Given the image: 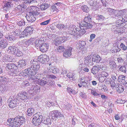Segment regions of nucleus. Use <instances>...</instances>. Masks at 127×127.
Listing matches in <instances>:
<instances>
[{"label": "nucleus", "mask_w": 127, "mask_h": 127, "mask_svg": "<svg viewBox=\"0 0 127 127\" xmlns=\"http://www.w3.org/2000/svg\"><path fill=\"white\" fill-rule=\"evenodd\" d=\"M34 15H33L32 14L30 15V16H29V21L32 22H34L36 20V19L34 17Z\"/></svg>", "instance_id": "nucleus-45"}, {"label": "nucleus", "mask_w": 127, "mask_h": 127, "mask_svg": "<svg viewBox=\"0 0 127 127\" xmlns=\"http://www.w3.org/2000/svg\"><path fill=\"white\" fill-rule=\"evenodd\" d=\"M82 10L84 12H88L89 11V8L86 5H82L81 7Z\"/></svg>", "instance_id": "nucleus-40"}, {"label": "nucleus", "mask_w": 127, "mask_h": 127, "mask_svg": "<svg viewBox=\"0 0 127 127\" xmlns=\"http://www.w3.org/2000/svg\"><path fill=\"white\" fill-rule=\"evenodd\" d=\"M75 26L74 25H72L70 26L69 27L68 31L69 33L73 35L74 38L84 34L86 32L85 30L88 29H85L80 25L79 27H78L75 29Z\"/></svg>", "instance_id": "nucleus-1"}, {"label": "nucleus", "mask_w": 127, "mask_h": 127, "mask_svg": "<svg viewBox=\"0 0 127 127\" xmlns=\"http://www.w3.org/2000/svg\"><path fill=\"white\" fill-rule=\"evenodd\" d=\"M50 114L52 117H53L57 118H61L64 117L63 115L58 110H53L50 113Z\"/></svg>", "instance_id": "nucleus-6"}, {"label": "nucleus", "mask_w": 127, "mask_h": 127, "mask_svg": "<svg viewBox=\"0 0 127 127\" xmlns=\"http://www.w3.org/2000/svg\"><path fill=\"white\" fill-rule=\"evenodd\" d=\"M12 5V3L11 2L6 1L4 3V6L5 7H9Z\"/></svg>", "instance_id": "nucleus-44"}, {"label": "nucleus", "mask_w": 127, "mask_h": 127, "mask_svg": "<svg viewBox=\"0 0 127 127\" xmlns=\"http://www.w3.org/2000/svg\"><path fill=\"white\" fill-rule=\"evenodd\" d=\"M111 88L113 89L116 86V84L115 82V81H113V82H112L111 83Z\"/></svg>", "instance_id": "nucleus-61"}, {"label": "nucleus", "mask_w": 127, "mask_h": 127, "mask_svg": "<svg viewBox=\"0 0 127 127\" xmlns=\"http://www.w3.org/2000/svg\"><path fill=\"white\" fill-rule=\"evenodd\" d=\"M116 25V27L114 28L115 31L117 32L118 33H122L124 31L122 25L121 24H117Z\"/></svg>", "instance_id": "nucleus-14"}, {"label": "nucleus", "mask_w": 127, "mask_h": 127, "mask_svg": "<svg viewBox=\"0 0 127 127\" xmlns=\"http://www.w3.org/2000/svg\"><path fill=\"white\" fill-rule=\"evenodd\" d=\"M23 7L20 5H18L15 8V10L16 12L19 13L22 12V10Z\"/></svg>", "instance_id": "nucleus-36"}, {"label": "nucleus", "mask_w": 127, "mask_h": 127, "mask_svg": "<svg viewBox=\"0 0 127 127\" xmlns=\"http://www.w3.org/2000/svg\"><path fill=\"white\" fill-rule=\"evenodd\" d=\"M7 67L9 69H13L15 70L17 68V66L14 63H9L7 64Z\"/></svg>", "instance_id": "nucleus-29"}, {"label": "nucleus", "mask_w": 127, "mask_h": 127, "mask_svg": "<svg viewBox=\"0 0 127 127\" xmlns=\"http://www.w3.org/2000/svg\"><path fill=\"white\" fill-rule=\"evenodd\" d=\"M39 8L36 6H31L30 7V12L32 15L37 16L39 15L40 14L39 11Z\"/></svg>", "instance_id": "nucleus-8"}, {"label": "nucleus", "mask_w": 127, "mask_h": 127, "mask_svg": "<svg viewBox=\"0 0 127 127\" xmlns=\"http://www.w3.org/2000/svg\"><path fill=\"white\" fill-rule=\"evenodd\" d=\"M44 40L42 38L38 39L35 42V44L36 46L37 47H40L41 45L44 43Z\"/></svg>", "instance_id": "nucleus-24"}, {"label": "nucleus", "mask_w": 127, "mask_h": 127, "mask_svg": "<svg viewBox=\"0 0 127 127\" xmlns=\"http://www.w3.org/2000/svg\"><path fill=\"white\" fill-rule=\"evenodd\" d=\"M43 117L40 112H37L34 115L32 120V122L34 125L38 126L43 121Z\"/></svg>", "instance_id": "nucleus-3"}, {"label": "nucleus", "mask_w": 127, "mask_h": 127, "mask_svg": "<svg viewBox=\"0 0 127 127\" xmlns=\"http://www.w3.org/2000/svg\"><path fill=\"white\" fill-rule=\"evenodd\" d=\"M14 38V36H13L12 35H9L8 37L7 38V39H8V40L10 41H11L12 40H13Z\"/></svg>", "instance_id": "nucleus-57"}, {"label": "nucleus", "mask_w": 127, "mask_h": 127, "mask_svg": "<svg viewBox=\"0 0 127 127\" xmlns=\"http://www.w3.org/2000/svg\"><path fill=\"white\" fill-rule=\"evenodd\" d=\"M50 21V19L48 20L41 23L40 24L41 25H47Z\"/></svg>", "instance_id": "nucleus-47"}, {"label": "nucleus", "mask_w": 127, "mask_h": 127, "mask_svg": "<svg viewBox=\"0 0 127 127\" xmlns=\"http://www.w3.org/2000/svg\"><path fill=\"white\" fill-rule=\"evenodd\" d=\"M26 60H22L19 61L17 63V66L21 68H24L26 65Z\"/></svg>", "instance_id": "nucleus-17"}, {"label": "nucleus", "mask_w": 127, "mask_h": 127, "mask_svg": "<svg viewBox=\"0 0 127 127\" xmlns=\"http://www.w3.org/2000/svg\"><path fill=\"white\" fill-rule=\"evenodd\" d=\"M114 48L115 49H113V51L115 52H117L121 50L119 48L118 46L117 47H115Z\"/></svg>", "instance_id": "nucleus-56"}, {"label": "nucleus", "mask_w": 127, "mask_h": 127, "mask_svg": "<svg viewBox=\"0 0 127 127\" xmlns=\"http://www.w3.org/2000/svg\"><path fill=\"white\" fill-rule=\"evenodd\" d=\"M40 89V88L37 85L34 86L33 87V90L37 94H38L39 93Z\"/></svg>", "instance_id": "nucleus-38"}, {"label": "nucleus", "mask_w": 127, "mask_h": 127, "mask_svg": "<svg viewBox=\"0 0 127 127\" xmlns=\"http://www.w3.org/2000/svg\"><path fill=\"white\" fill-rule=\"evenodd\" d=\"M91 93L92 95L94 96H98L99 95L95 90H91Z\"/></svg>", "instance_id": "nucleus-53"}, {"label": "nucleus", "mask_w": 127, "mask_h": 127, "mask_svg": "<svg viewBox=\"0 0 127 127\" xmlns=\"http://www.w3.org/2000/svg\"><path fill=\"white\" fill-rule=\"evenodd\" d=\"M33 1V0H23V3H24L28 4H30Z\"/></svg>", "instance_id": "nucleus-50"}, {"label": "nucleus", "mask_w": 127, "mask_h": 127, "mask_svg": "<svg viewBox=\"0 0 127 127\" xmlns=\"http://www.w3.org/2000/svg\"><path fill=\"white\" fill-rule=\"evenodd\" d=\"M17 121L16 117L14 118L9 119L7 120L8 124L12 127H18L19 126Z\"/></svg>", "instance_id": "nucleus-5"}, {"label": "nucleus", "mask_w": 127, "mask_h": 127, "mask_svg": "<svg viewBox=\"0 0 127 127\" xmlns=\"http://www.w3.org/2000/svg\"><path fill=\"white\" fill-rule=\"evenodd\" d=\"M125 78V76L123 75H121L119 76L118 80L119 82L120 81H124Z\"/></svg>", "instance_id": "nucleus-41"}, {"label": "nucleus", "mask_w": 127, "mask_h": 127, "mask_svg": "<svg viewBox=\"0 0 127 127\" xmlns=\"http://www.w3.org/2000/svg\"><path fill=\"white\" fill-rule=\"evenodd\" d=\"M120 47L124 51L126 50L127 49V47L125 46V45L122 43L120 45Z\"/></svg>", "instance_id": "nucleus-46"}, {"label": "nucleus", "mask_w": 127, "mask_h": 127, "mask_svg": "<svg viewBox=\"0 0 127 127\" xmlns=\"http://www.w3.org/2000/svg\"><path fill=\"white\" fill-rule=\"evenodd\" d=\"M95 34H92L90 35V39L89 40L90 42H91L92 40L95 37Z\"/></svg>", "instance_id": "nucleus-52"}, {"label": "nucleus", "mask_w": 127, "mask_h": 127, "mask_svg": "<svg viewBox=\"0 0 127 127\" xmlns=\"http://www.w3.org/2000/svg\"><path fill=\"white\" fill-rule=\"evenodd\" d=\"M34 108L30 107L27 109L26 115L29 116H31L33 115L34 112Z\"/></svg>", "instance_id": "nucleus-23"}, {"label": "nucleus", "mask_w": 127, "mask_h": 127, "mask_svg": "<svg viewBox=\"0 0 127 127\" xmlns=\"http://www.w3.org/2000/svg\"><path fill=\"white\" fill-rule=\"evenodd\" d=\"M72 48L70 47H68L63 53V56L66 58L70 57L72 55Z\"/></svg>", "instance_id": "nucleus-12"}, {"label": "nucleus", "mask_w": 127, "mask_h": 127, "mask_svg": "<svg viewBox=\"0 0 127 127\" xmlns=\"http://www.w3.org/2000/svg\"><path fill=\"white\" fill-rule=\"evenodd\" d=\"M22 54V52L19 51H17V53H15V55H16V56L18 57L20 56Z\"/></svg>", "instance_id": "nucleus-62"}, {"label": "nucleus", "mask_w": 127, "mask_h": 127, "mask_svg": "<svg viewBox=\"0 0 127 127\" xmlns=\"http://www.w3.org/2000/svg\"><path fill=\"white\" fill-rule=\"evenodd\" d=\"M85 44V43L84 41H82L79 42L76 45V47L78 49H81L83 47Z\"/></svg>", "instance_id": "nucleus-27"}, {"label": "nucleus", "mask_w": 127, "mask_h": 127, "mask_svg": "<svg viewBox=\"0 0 127 127\" xmlns=\"http://www.w3.org/2000/svg\"><path fill=\"white\" fill-rule=\"evenodd\" d=\"M91 22V16L89 15L87 17H85L83 20L81 21L80 25L85 29H91L93 27V25L90 23Z\"/></svg>", "instance_id": "nucleus-2"}, {"label": "nucleus", "mask_w": 127, "mask_h": 127, "mask_svg": "<svg viewBox=\"0 0 127 127\" xmlns=\"http://www.w3.org/2000/svg\"><path fill=\"white\" fill-rule=\"evenodd\" d=\"M92 57V56L91 55H89L87 57H85L84 58L85 63L88 64L89 63L91 62Z\"/></svg>", "instance_id": "nucleus-30"}, {"label": "nucleus", "mask_w": 127, "mask_h": 127, "mask_svg": "<svg viewBox=\"0 0 127 127\" xmlns=\"http://www.w3.org/2000/svg\"><path fill=\"white\" fill-rule=\"evenodd\" d=\"M33 28L31 26L27 27L22 32L21 36L23 37L29 36L32 33Z\"/></svg>", "instance_id": "nucleus-4"}, {"label": "nucleus", "mask_w": 127, "mask_h": 127, "mask_svg": "<svg viewBox=\"0 0 127 127\" xmlns=\"http://www.w3.org/2000/svg\"><path fill=\"white\" fill-rule=\"evenodd\" d=\"M48 46L49 45L48 43L43 44L40 47V50L42 52H45L47 51Z\"/></svg>", "instance_id": "nucleus-15"}, {"label": "nucleus", "mask_w": 127, "mask_h": 127, "mask_svg": "<svg viewBox=\"0 0 127 127\" xmlns=\"http://www.w3.org/2000/svg\"><path fill=\"white\" fill-rule=\"evenodd\" d=\"M67 91L69 94L73 95H75L76 94V92L75 90L72 89L70 87H67Z\"/></svg>", "instance_id": "nucleus-34"}, {"label": "nucleus", "mask_w": 127, "mask_h": 127, "mask_svg": "<svg viewBox=\"0 0 127 127\" xmlns=\"http://www.w3.org/2000/svg\"><path fill=\"white\" fill-rule=\"evenodd\" d=\"M106 79V78L104 77L101 76V75H99V80L100 82H103L105 80V79Z\"/></svg>", "instance_id": "nucleus-54"}, {"label": "nucleus", "mask_w": 127, "mask_h": 127, "mask_svg": "<svg viewBox=\"0 0 127 127\" xmlns=\"http://www.w3.org/2000/svg\"><path fill=\"white\" fill-rule=\"evenodd\" d=\"M86 78L85 77H82L79 79L78 85L80 88L82 86L86 87L87 86V83L85 82Z\"/></svg>", "instance_id": "nucleus-10"}, {"label": "nucleus", "mask_w": 127, "mask_h": 127, "mask_svg": "<svg viewBox=\"0 0 127 127\" xmlns=\"http://www.w3.org/2000/svg\"><path fill=\"white\" fill-rule=\"evenodd\" d=\"M40 8L42 10L45 9L47 8L48 7V4L46 3H42L40 5Z\"/></svg>", "instance_id": "nucleus-37"}, {"label": "nucleus", "mask_w": 127, "mask_h": 127, "mask_svg": "<svg viewBox=\"0 0 127 127\" xmlns=\"http://www.w3.org/2000/svg\"><path fill=\"white\" fill-rule=\"evenodd\" d=\"M116 90L118 93H121L124 91L123 86L121 85H119L117 88H116Z\"/></svg>", "instance_id": "nucleus-33"}, {"label": "nucleus", "mask_w": 127, "mask_h": 127, "mask_svg": "<svg viewBox=\"0 0 127 127\" xmlns=\"http://www.w3.org/2000/svg\"><path fill=\"white\" fill-rule=\"evenodd\" d=\"M61 42V43L64 42L65 41L64 37H59L57 38Z\"/></svg>", "instance_id": "nucleus-55"}, {"label": "nucleus", "mask_w": 127, "mask_h": 127, "mask_svg": "<svg viewBox=\"0 0 127 127\" xmlns=\"http://www.w3.org/2000/svg\"><path fill=\"white\" fill-rule=\"evenodd\" d=\"M109 64L110 68L111 69H114L116 66V63L114 60H110Z\"/></svg>", "instance_id": "nucleus-28"}, {"label": "nucleus", "mask_w": 127, "mask_h": 127, "mask_svg": "<svg viewBox=\"0 0 127 127\" xmlns=\"http://www.w3.org/2000/svg\"><path fill=\"white\" fill-rule=\"evenodd\" d=\"M44 124L47 125L48 127H50V125L51 124V120L50 118H46L43 122Z\"/></svg>", "instance_id": "nucleus-31"}, {"label": "nucleus", "mask_w": 127, "mask_h": 127, "mask_svg": "<svg viewBox=\"0 0 127 127\" xmlns=\"http://www.w3.org/2000/svg\"><path fill=\"white\" fill-rule=\"evenodd\" d=\"M23 85L25 86H28L29 85V83L28 81H25L23 82Z\"/></svg>", "instance_id": "nucleus-60"}, {"label": "nucleus", "mask_w": 127, "mask_h": 127, "mask_svg": "<svg viewBox=\"0 0 127 127\" xmlns=\"http://www.w3.org/2000/svg\"><path fill=\"white\" fill-rule=\"evenodd\" d=\"M8 43L6 40H2L0 41V48L4 49L6 47Z\"/></svg>", "instance_id": "nucleus-21"}, {"label": "nucleus", "mask_w": 127, "mask_h": 127, "mask_svg": "<svg viewBox=\"0 0 127 127\" xmlns=\"http://www.w3.org/2000/svg\"><path fill=\"white\" fill-rule=\"evenodd\" d=\"M17 118V122L18 123L19 126H20L21 125H22L25 122L24 119L22 117H16Z\"/></svg>", "instance_id": "nucleus-18"}, {"label": "nucleus", "mask_w": 127, "mask_h": 127, "mask_svg": "<svg viewBox=\"0 0 127 127\" xmlns=\"http://www.w3.org/2000/svg\"><path fill=\"white\" fill-rule=\"evenodd\" d=\"M115 119L117 120H119L120 119V116L118 114L115 115Z\"/></svg>", "instance_id": "nucleus-63"}, {"label": "nucleus", "mask_w": 127, "mask_h": 127, "mask_svg": "<svg viewBox=\"0 0 127 127\" xmlns=\"http://www.w3.org/2000/svg\"><path fill=\"white\" fill-rule=\"evenodd\" d=\"M18 95L20 99L23 100H25L27 98V93L25 92H22L19 93Z\"/></svg>", "instance_id": "nucleus-16"}, {"label": "nucleus", "mask_w": 127, "mask_h": 127, "mask_svg": "<svg viewBox=\"0 0 127 127\" xmlns=\"http://www.w3.org/2000/svg\"><path fill=\"white\" fill-rule=\"evenodd\" d=\"M65 49V48L64 46H59L57 48V51L58 52L61 53L63 52Z\"/></svg>", "instance_id": "nucleus-35"}, {"label": "nucleus", "mask_w": 127, "mask_h": 127, "mask_svg": "<svg viewBox=\"0 0 127 127\" xmlns=\"http://www.w3.org/2000/svg\"><path fill=\"white\" fill-rule=\"evenodd\" d=\"M120 70L123 72L125 73L126 71V68L124 66H122L120 68Z\"/></svg>", "instance_id": "nucleus-49"}, {"label": "nucleus", "mask_w": 127, "mask_h": 127, "mask_svg": "<svg viewBox=\"0 0 127 127\" xmlns=\"http://www.w3.org/2000/svg\"><path fill=\"white\" fill-rule=\"evenodd\" d=\"M67 76L70 80H74V75L72 73H68L67 75Z\"/></svg>", "instance_id": "nucleus-39"}, {"label": "nucleus", "mask_w": 127, "mask_h": 127, "mask_svg": "<svg viewBox=\"0 0 127 127\" xmlns=\"http://www.w3.org/2000/svg\"><path fill=\"white\" fill-rule=\"evenodd\" d=\"M9 107L11 108H13L16 106L17 103V101L14 98H9L8 99Z\"/></svg>", "instance_id": "nucleus-13"}, {"label": "nucleus", "mask_w": 127, "mask_h": 127, "mask_svg": "<svg viewBox=\"0 0 127 127\" xmlns=\"http://www.w3.org/2000/svg\"><path fill=\"white\" fill-rule=\"evenodd\" d=\"M93 56L92 59V61H93L97 63L100 62L101 59L99 56L96 55H93Z\"/></svg>", "instance_id": "nucleus-25"}, {"label": "nucleus", "mask_w": 127, "mask_h": 127, "mask_svg": "<svg viewBox=\"0 0 127 127\" xmlns=\"http://www.w3.org/2000/svg\"><path fill=\"white\" fill-rule=\"evenodd\" d=\"M28 70L29 71L30 76H32L35 75L37 73V70L33 68H32V66L31 67L28 68Z\"/></svg>", "instance_id": "nucleus-20"}, {"label": "nucleus", "mask_w": 127, "mask_h": 127, "mask_svg": "<svg viewBox=\"0 0 127 127\" xmlns=\"http://www.w3.org/2000/svg\"><path fill=\"white\" fill-rule=\"evenodd\" d=\"M34 77L35 78H34L33 79L35 80L34 81L37 84L39 85L43 86L47 84V81L46 78L44 79V78H43L42 79H40Z\"/></svg>", "instance_id": "nucleus-11"}, {"label": "nucleus", "mask_w": 127, "mask_h": 127, "mask_svg": "<svg viewBox=\"0 0 127 127\" xmlns=\"http://www.w3.org/2000/svg\"><path fill=\"white\" fill-rule=\"evenodd\" d=\"M54 42L55 45L56 46L58 45L61 43V42L60 40L59 41L57 38L54 40Z\"/></svg>", "instance_id": "nucleus-48"}, {"label": "nucleus", "mask_w": 127, "mask_h": 127, "mask_svg": "<svg viewBox=\"0 0 127 127\" xmlns=\"http://www.w3.org/2000/svg\"><path fill=\"white\" fill-rule=\"evenodd\" d=\"M48 76L49 78L54 79L57 78L56 76L53 75H48Z\"/></svg>", "instance_id": "nucleus-59"}, {"label": "nucleus", "mask_w": 127, "mask_h": 127, "mask_svg": "<svg viewBox=\"0 0 127 127\" xmlns=\"http://www.w3.org/2000/svg\"><path fill=\"white\" fill-rule=\"evenodd\" d=\"M20 75L23 76L24 77L27 76H30L28 69H26L20 73Z\"/></svg>", "instance_id": "nucleus-26"}, {"label": "nucleus", "mask_w": 127, "mask_h": 127, "mask_svg": "<svg viewBox=\"0 0 127 127\" xmlns=\"http://www.w3.org/2000/svg\"><path fill=\"white\" fill-rule=\"evenodd\" d=\"M118 62L120 64L122 63L123 62L124 60L121 57L118 58L117 59Z\"/></svg>", "instance_id": "nucleus-58"}, {"label": "nucleus", "mask_w": 127, "mask_h": 127, "mask_svg": "<svg viewBox=\"0 0 127 127\" xmlns=\"http://www.w3.org/2000/svg\"><path fill=\"white\" fill-rule=\"evenodd\" d=\"M96 19L98 22H103V21L105 20V18L104 16L98 14L96 16Z\"/></svg>", "instance_id": "nucleus-22"}, {"label": "nucleus", "mask_w": 127, "mask_h": 127, "mask_svg": "<svg viewBox=\"0 0 127 127\" xmlns=\"http://www.w3.org/2000/svg\"><path fill=\"white\" fill-rule=\"evenodd\" d=\"M48 58L47 55H41L37 58L38 61L43 64H45L48 62Z\"/></svg>", "instance_id": "nucleus-9"}, {"label": "nucleus", "mask_w": 127, "mask_h": 127, "mask_svg": "<svg viewBox=\"0 0 127 127\" xmlns=\"http://www.w3.org/2000/svg\"><path fill=\"white\" fill-rule=\"evenodd\" d=\"M117 74L116 73H115V74H112L111 75V78L114 81H117Z\"/></svg>", "instance_id": "nucleus-51"}, {"label": "nucleus", "mask_w": 127, "mask_h": 127, "mask_svg": "<svg viewBox=\"0 0 127 127\" xmlns=\"http://www.w3.org/2000/svg\"><path fill=\"white\" fill-rule=\"evenodd\" d=\"M101 76L105 78H106L108 76V75L107 73L105 71H103L102 72L100 75Z\"/></svg>", "instance_id": "nucleus-43"}, {"label": "nucleus", "mask_w": 127, "mask_h": 127, "mask_svg": "<svg viewBox=\"0 0 127 127\" xmlns=\"http://www.w3.org/2000/svg\"><path fill=\"white\" fill-rule=\"evenodd\" d=\"M31 65L32 68L37 71L40 68L39 63L37 61L36 59H34L31 61Z\"/></svg>", "instance_id": "nucleus-7"}, {"label": "nucleus", "mask_w": 127, "mask_h": 127, "mask_svg": "<svg viewBox=\"0 0 127 127\" xmlns=\"http://www.w3.org/2000/svg\"><path fill=\"white\" fill-rule=\"evenodd\" d=\"M56 27L60 30H63L66 29V27L62 24H58L57 25Z\"/></svg>", "instance_id": "nucleus-32"}, {"label": "nucleus", "mask_w": 127, "mask_h": 127, "mask_svg": "<svg viewBox=\"0 0 127 127\" xmlns=\"http://www.w3.org/2000/svg\"><path fill=\"white\" fill-rule=\"evenodd\" d=\"M93 69L95 70H96L97 71H98V70H99V68L96 66H94L93 67Z\"/></svg>", "instance_id": "nucleus-64"}, {"label": "nucleus", "mask_w": 127, "mask_h": 127, "mask_svg": "<svg viewBox=\"0 0 127 127\" xmlns=\"http://www.w3.org/2000/svg\"><path fill=\"white\" fill-rule=\"evenodd\" d=\"M17 24L19 26H23L25 25V22L24 21V20H21L20 21L18 22Z\"/></svg>", "instance_id": "nucleus-42"}, {"label": "nucleus", "mask_w": 127, "mask_h": 127, "mask_svg": "<svg viewBox=\"0 0 127 127\" xmlns=\"http://www.w3.org/2000/svg\"><path fill=\"white\" fill-rule=\"evenodd\" d=\"M16 48L15 47L13 46H10L9 47L8 51L10 54L15 55V53L16 52Z\"/></svg>", "instance_id": "nucleus-19"}]
</instances>
